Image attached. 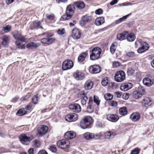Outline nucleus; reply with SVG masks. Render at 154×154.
<instances>
[{"label":"nucleus","instance_id":"54","mask_svg":"<svg viewBox=\"0 0 154 154\" xmlns=\"http://www.w3.org/2000/svg\"><path fill=\"white\" fill-rule=\"evenodd\" d=\"M33 143L34 146L36 147H39L40 146V143L38 140H35Z\"/></svg>","mask_w":154,"mask_h":154},{"label":"nucleus","instance_id":"62","mask_svg":"<svg viewBox=\"0 0 154 154\" xmlns=\"http://www.w3.org/2000/svg\"><path fill=\"white\" fill-rule=\"evenodd\" d=\"M96 126L98 128H101L103 127V125L101 122L97 121L96 123Z\"/></svg>","mask_w":154,"mask_h":154},{"label":"nucleus","instance_id":"1","mask_svg":"<svg viewBox=\"0 0 154 154\" xmlns=\"http://www.w3.org/2000/svg\"><path fill=\"white\" fill-rule=\"evenodd\" d=\"M75 6L73 5H69L67 7L66 14L63 15L61 18L60 20L63 21L67 20L71 18L75 11Z\"/></svg>","mask_w":154,"mask_h":154},{"label":"nucleus","instance_id":"26","mask_svg":"<svg viewBox=\"0 0 154 154\" xmlns=\"http://www.w3.org/2000/svg\"><path fill=\"white\" fill-rule=\"evenodd\" d=\"M94 134L90 132H87L84 134V138L87 140H91L94 139Z\"/></svg>","mask_w":154,"mask_h":154},{"label":"nucleus","instance_id":"23","mask_svg":"<svg viewBox=\"0 0 154 154\" xmlns=\"http://www.w3.org/2000/svg\"><path fill=\"white\" fill-rule=\"evenodd\" d=\"M41 44L40 43L30 42L27 44L26 47L29 49H33L38 47Z\"/></svg>","mask_w":154,"mask_h":154},{"label":"nucleus","instance_id":"22","mask_svg":"<svg viewBox=\"0 0 154 154\" xmlns=\"http://www.w3.org/2000/svg\"><path fill=\"white\" fill-rule=\"evenodd\" d=\"M104 22V18L103 17H101L96 19L95 21V24L97 26H99L103 24Z\"/></svg>","mask_w":154,"mask_h":154},{"label":"nucleus","instance_id":"14","mask_svg":"<svg viewBox=\"0 0 154 154\" xmlns=\"http://www.w3.org/2000/svg\"><path fill=\"white\" fill-rule=\"evenodd\" d=\"M76 135V133L73 131H68L64 134V136L67 139H72L75 138Z\"/></svg>","mask_w":154,"mask_h":154},{"label":"nucleus","instance_id":"51","mask_svg":"<svg viewBox=\"0 0 154 154\" xmlns=\"http://www.w3.org/2000/svg\"><path fill=\"white\" fill-rule=\"evenodd\" d=\"M109 105L113 107H116L117 106V103L116 101L113 100L109 102Z\"/></svg>","mask_w":154,"mask_h":154},{"label":"nucleus","instance_id":"43","mask_svg":"<svg viewBox=\"0 0 154 154\" xmlns=\"http://www.w3.org/2000/svg\"><path fill=\"white\" fill-rule=\"evenodd\" d=\"M138 92L140 94H141V96L143 94H145V91L143 88L141 87H139L138 88V90L136 91Z\"/></svg>","mask_w":154,"mask_h":154},{"label":"nucleus","instance_id":"48","mask_svg":"<svg viewBox=\"0 0 154 154\" xmlns=\"http://www.w3.org/2000/svg\"><path fill=\"white\" fill-rule=\"evenodd\" d=\"M140 149L138 148H135L134 150L131 151V154H139L140 153Z\"/></svg>","mask_w":154,"mask_h":154},{"label":"nucleus","instance_id":"9","mask_svg":"<svg viewBox=\"0 0 154 154\" xmlns=\"http://www.w3.org/2000/svg\"><path fill=\"white\" fill-rule=\"evenodd\" d=\"M48 130V127L45 125H42L38 128L37 135L39 136H42L47 133Z\"/></svg>","mask_w":154,"mask_h":154},{"label":"nucleus","instance_id":"28","mask_svg":"<svg viewBox=\"0 0 154 154\" xmlns=\"http://www.w3.org/2000/svg\"><path fill=\"white\" fill-rule=\"evenodd\" d=\"M127 35V32H125L118 35L117 38L118 40L122 41L126 38Z\"/></svg>","mask_w":154,"mask_h":154},{"label":"nucleus","instance_id":"64","mask_svg":"<svg viewBox=\"0 0 154 154\" xmlns=\"http://www.w3.org/2000/svg\"><path fill=\"white\" fill-rule=\"evenodd\" d=\"M114 94L118 98L120 97L122 94V93L121 92H116Z\"/></svg>","mask_w":154,"mask_h":154},{"label":"nucleus","instance_id":"24","mask_svg":"<svg viewBox=\"0 0 154 154\" xmlns=\"http://www.w3.org/2000/svg\"><path fill=\"white\" fill-rule=\"evenodd\" d=\"M143 82L144 85L147 86H151L153 84V82L149 78H145L143 80Z\"/></svg>","mask_w":154,"mask_h":154},{"label":"nucleus","instance_id":"25","mask_svg":"<svg viewBox=\"0 0 154 154\" xmlns=\"http://www.w3.org/2000/svg\"><path fill=\"white\" fill-rule=\"evenodd\" d=\"M93 85V82L91 80H88L86 82L84 87L85 89L88 90L91 89L92 88Z\"/></svg>","mask_w":154,"mask_h":154},{"label":"nucleus","instance_id":"47","mask_svg":"<svg viewBox=\"0 0 154 154\" xmlns=\"http://www.w3.org/2000/svg\"><path fill=\"white\" fill-rule=\"evenodd\" d=\"M108 86L110 88H116L117 87V84L116 83L113 82H111L109 83Z\"/></svg>","mask_w":154,"mask_h":154},{"label":"nucleus","instance_id":"42","mask_svg":"<svg viewBox=\"0 0 154 154\" xmlns=\"http://www.w3.org/2000/svg\"><path fill=\"white\" fill-rule=\"evenodd\" d=\"M126 55L127 56L131 58H135L136 57V54L133 51H130L127 52Z\"/></svg>","mask_w":154,"mask_h":154},{"label":"nucleus","instance_id":"20","mask_svg":"<svg viewBox=\"0 0 154 154\" xmlns=\"http://www.w3.org/2000/svg\"><path fill=\"white\" fill-rule=\"evenodd\" d=\"M10 37L9 36L5 35L3 37L2 45L4 47H6L8 46L9 42Z\"/></svg>","mask_w":154,"mask_h":154},{"label":"nucleus","instance_id":"40","mask_svg":"<svg viewBox=\"0 0 154 154\" xmlns=\"http://www.w3.org/2000/svg\"><path fill=\"white\" fill-rule=\"evenodd\" d=\"M104 97L106 100H109L112 99L113 96L111 94L107 93L104 94Z\"/></svg>","mask_w":154,"mask_h":154},{"label":"nucleus","instance_id":"39","mask_svg":"<svg viewBox=\"0 0 154 154\" xmlns=\"http://www.w3.org/2000/svg\"><path fill=\"white\" fill-rule=\"evenodd\" d=\"M11 28V26L6 25L2 28V30L5 33H8L10 31Z\"/></svg>","mask_w":154,"mask_h":154},{"label":"nucleus","instance_id":"2","mask_svg":"<svg viewBox=\"0 0 154 154\" xmlns=\"http://www.w3.org/2000/svg\"><path fill=\"white\" fill-rule=\"evenodd\" d=\"M102 50L99 47H96L93 48L91 51V53L90 54V58L91 60H97L100 57Z\"/></svg>","mask_w":154,"mask_h":154},{"label":"nucleus","instance_id":"21","mask_svg":"<svg viewBox=\"0 0 154 154\" xmlns=\"http://www.w3.org/2000/svg\"><path fill=\"white\" fill-rule=\"evenodd\" d=\"M116 132H112L111 131H107L104 134L105 138L108 139H110L112 137L116 136Z\"/></svg>","mask_w":154,"mask_h":154},{"label":"nucleus","instance_id":"29","mask_svg":"<svg viewBox=\"0 0 154 154\" xmlns=\"http://www.w3.org/2000/svg\"><path fill=\"white\" fill-rule=\"evenodd\" d=\"M87 54V53L86 52L83 53L81 54L78 57V61L80 63L83 62L85 60Z\"/></svg>","mask_w":154,"mask_h":154},{"label":"nucleus","instance_id":"58","mask_svg":"<svg viewBox=\"0 0 154 154\" xmlns=\"http://www.w3.org/2000/svg\"><path fill=\"white\" fill-rule=\"evenodd\" d=\"M122 97L123 99L127 100L129 97V94L128 93H125L123 94Z\"/></svg>","mask_w":154,"mask_h":154},{"label":"nucleus","instance_id":"44","mask_svg":"<svg viewBox=\"0 0 154 154\" xmlns=\"http://www.w3.org/2000/svg\"><path fill=\"white\" fill-rule=\"evenodd\" d=\"M134 70L131 67L128 68L127 70V74L129 75H132L134 73Z\"/></svg>","mask_w":154,"mask_h":154},{"label":"nucleus","instance_id":"41","mask_svg":"<svg viewBox=\"0 0 154 154\" xmlns=\"http://www.w3.org/2000/svg\"><path fill=\"white\" fill-rule=\"evenodd\" d=\"M33 25L34 27L33 28H32V29L35 28H42V27L40 25V21H35L33 22Z\"/></svg>","mask_w":154,"mask_h":154},{"label":"nucleus","instance_id":"63","mask_svg":"<svg viewBox=\"0 0 154 154\" xmlns=\"http://www.w3.org/2000/svg\"><path fill=\"white\" fill-rule=\"evenodd\" d=\"M120 63L119 62H115L113 63V66L114 67L117 68L119 66Z\"/></svg>","mask_w":154,"mask_h":154},{"label":"nucleus","instance_id":"35","mask_svg":"<svg viewBox=\"0 0 154 154\" xmlns=\"http://www.w3.org/2000/svg\"><path fill=\"white\" fill-rule=\"evenodd\" d=\"M117 44L116 42L113 43L110 47V50L111 54H113L116 49Z\"/></svg>","mask_w":154,"mask_h":154},{"label":"nucleus","instance_id":"5","mask_svg":"<svg viewBox=\"0 0 154 154\" xmlns=\"http://www.w3.org/2000/svg\"><path fill=\"white\" fill-rule=\"evenodd\" d=\"M33 138V136L32 135L27 136L25 134H22L20 136V141L23 144L27 145Z\"/></svg>","mask_w":154,"mask_h":154},{"label":"nucleus","instance_id":"8","mask_svg":"<svg viewBox=\"0 0 154 154\" xmlns=\"http://www.w3.org/2000/svg\"><path fill=\"white\" fill-rule=\"evenodd\" d=\"M78 119V115L74 113H72L66 115L65 116L66 120L69 122H73L76 121Z\"/></svg>","mask_w":154,"mask_h":154},{"label":"nucleus","instance_id":"38","mask_svg":"<svg viewBox=\"0 0 154 154\" xmlns=\"http://www.w3.org/2000/svg\"><path fill=\"white\" fill-rule=\"evenodd\" d=\"M46 17L48 20L50 21L54 20L55 18V15L52 14H46Z\"/></svg>","mask_w":154,"mask_h":154},{"label":"nucleus","instance_id":"33","mask_svg":"<svg viewBox=\"0 0 154 154\" xmlns=\"http://www.w3.org/2000/svg\"><path fill=\"white\" fill-rule=\"evenodd\" d=\"M103 132H101L94 134V139L95 140H99L101 139L103 137Z\"/></svg>","mask_w":154,"mask_h":154},{"label":"nucleus","instance_id":"52","mask_svg":"<svg viewBox=\"0 0 154 154\" xmlns=\"http://www.w3.org/2000/svg\"><path fill=\"white\" fill-rule=\"evenodd\" d=\"M41 42L43 44L48 45V38H43L41 40Z\"/></svg>","mask_w":154,"mask_h":154},{"label":"nucleus","instance_id":"11","mask_svg":"<svg viewBox=\"0 0 154 154\" xmlns=\"http://www.w3.org/2000/svg\"><path fill=\"white\" fill-rule=\"evenodd\" d=\"M74 77L75 79L78 80H82L84 79L85 75L82 72L77 70L74 73Z\"/></svg>","mask_w":154,"mask_h":154},{"label":"nucleus","instance_id":"19","mask_svg":"<svg viewBox=\"0 0 154 154\" xmlns=\"http://www.w3.org/2000/svg\"><path fill=\"white\" fill-rule=\"evenodd\" d=\"M141 104L143 106L147 107L152 104V102L149 98L146 97L143 99L142 101Z\"/></svg>","mask_w":154,"mask_h":154},{"label":"nucleus","instance_id":"45","mask_svg":"<svg viewBox=\"0 0 154 154\" xmlns=\"http://www.w3.org/2000/svg\"><path fill=\"white\" fill-rule=\"evenodd\" d=\"M142 40L140 38H137L135 43V47L137 48L139 45H142Z\"/></svg>","mask_w":154,"mask_h":154},{"label":"nucleus","instance_id":"50","mask_svg":"<svg viewBox=\"0 0 154 154\" xmlns=\"http://www.w3.org/2000/svg\"><path fill=\"white\" fill-rule=\"evenodd\" d=\"M94 102L97 105L100 104V100H99V97L96 96H94Z\"/></svg>","mask_w":154,"mask_h":154},{"label":"nucleus","instance_id":"59","mask_svg":"<svg viewBox=\"0 0 154 154\" xmlns=\"http://www.w3.org/2000/svg\"><path fill=\"white\" fill-rule=\"evenodd\" d=\"M50 150L53 152H55L57 151V148L55 146L52 145L50 147Z\"/></svg>","mask_w":154,"mask_h":154},{"label":"nucleus","instance_id":"60","mask_svg":"<svg viewBox=\"0 0 154 154\" xmlns=\"http://www.w3.org/2000/svg\"><path fill=\"white\" fill-rule=\"evenodd\" d=\"M55 41L56 39L54 38H48V45L53 43Z\"/></svg>","mask_w":154,"mask_h":154},{"label":"nucleus","instance_id":"32","mask_svg":"<svg viewBox=\"0 0 154 154\" xmlns=\"http://www.w3.org/2000/svg\"><path fill=\"white\" fill-rule=\"evenodd\" d=\"M13 36L15 39L17 41L15 42V44L17 46V47L19 48V34L18 32H14L13 35Z\"/></svg>","mask_w":154,"mask_h":154},{"label":"nucleus","instance_id":"27","mask_svg":"<svg viewBox=\"0 0 154 154\" xmlns=\"http://www.w3.org/2000/svg\"><path fill=\"white\" fill-rule=\"evenodd\" d=\"M136 37L135 35L133 33H128L127 32V35L126 38L129 42H133L135 39Z\"/></svg>","mask_w":154,"mask_h":154},{"label":"nucleus","instance_id":"17","mask_svg":"<svg viewBox=\"0 0 154 154\" xmlns=\"http://www.w3.org/2000/svg\"><path fill=\"white\" fill-rule=\"evenodd\" d=\"M140 117L139 113L134 112L132 113L130 116L131 120L134 122H136L139 120Z\"/></svg>","mask_w":154,"mask_h":154},{"label":"nucleus","instance_id":"4","mask_svg":"<svg viewBox=\"0 0 154 154\" xmlns=\"http://www.w3.org/2000/svg\"><path fill=\"white\" fill-rule=\"evenodd\" d=\"M125 74L124 71L120 70L117 71L115 74V80L117 82H121L125 78Z\"/></svg>","mask_w":154,"mask_h":154},{"label":"nucleus","instance_id":"61","mask_svg":"<svg viewBox=\"0 0 154 154\" xmlns=\"http://www.w3.org/2000/svg\"><path fill=\"white\" fill-rule=\"evenodd\" d=\"M95 13L97 14L100 15L102 14L103 10L101 8L98 9L95 11Z\"/></svg>","mask_w":154,"mask_h":154},{"label":"nucleus","instance_id":"49","mask_svg":"<svg viewBox=\"0 0 154 154\" xmlns=\"http://www.w3.org/2000/svg\"><path fill=\"white\" fill-rule=\"evenodd\" d=\"M88 100V98L86 96L83 97V98L81 100V103L82 105H84L86 104Z\"/></svg>","mask_w":154,"mask_h":154},{"label":"nucleus","instance_id":"16","mask_svg":"<svg viewBox=\"0 0 154 154\" xmlns=\"http://www.w3.org/2000/svg\"><path fill=\"white\" fill-rule=\"evenodd\" d=\"M72 36L75 39H78L81 37V33L78 29H75L72 31Z\"/></svg>","mask_w":154,"mask_h":154},{"label":"nucleus","instance_id":"3","mask_svg":"<svg viewBox=\"0 0 154 154\" xmlns=\"http://www.w3.org/2000/svg\"><path fill=\"white\" fill-rule=\"evenodd\" d=\"M92 122V117L89 116H87L81 120L80 123V127L83 129H86L91 124Z\"/></svg>","mask_w":154,"mask_h":154},{"label":"nucleus","instance_id":"10","mask_svg":"<svg viewBox=\"0 0 154 154\" xmlns=\"http://www.w3.org/2000/svg\"><path fill=\"white\" fill-rule=\"evenodd\" d=\"M89 70L91 73L96 74L100 72L101 68L98 65H91L89 67Z\"/></svg>","mask_w":154,"mask_h":154},{"label":"nucleus","instance_id":"12","mask_svg":"<svg viewBox=\"0 0 154 154\" xmlns=\"http://www.w3.org/2000/svg\"><path fill=\"white\" fill-rule=\"evenodd\" d=\"M149 44L145 42H143L142 41V44L141 45V47H139L137 50V51L139 53H142L149 48Z\"/></svg>","mask_w":154,"mask_h":154},{"label":"nucleus","instance_id":"55","mask_svg":"<svg viewBox=\"0 0 154 154\" xmlns=\"http://www.w3.org/2000/svg\"><path fill=\"white\" fill-rule=\"evenodd\" d=\"M57 32L59 35H62L64 34L65 30L64 28L60 29L57 30Z\"/></svg>","mask_w":154,"mask_h":154},{"label":"nucleus","instance_id":"36","mask_svg":"<svg viewBox=\"0 0 154 154\" xmlns=\"http://www.w3.org/2000/svg\"><path fill=\"white\" fill-rule=\"evenodd\" d=\"M130 14H128L126 16H124L120 18L118 20H116L115 21V23L116 24H118L120 23H121L122 21H124L125 19H126L127 17H128V16L130 15Z\"/></svg>","mask_w":154,"mask_h":154},{"label":"nucleus","instance_id":"37","mask_svg":"<svg viewBox=\"0 0 154 154\" xmlns=\"http://www.w3.org/2000/svg\"><path fill=\"white\" fill-rule=\"evenodd\" d=\"M133 97L134 98L136 99H139L142 97L141 94L136 91L133 92Z\"/></svg>","mask_w":154,"mask_h":154},{"label":"nucleus","instance_id":"31","mask_svg":"<svg viewBox=\"0 0 154 154\" xmlns=\"http://www.w3.org/2000/svg\"><path fill=\"white\" fill-rule=\"evenodd\" d=\"M119 114L122 116H125L127 113V110L126 107H123L119 108Z\"/></svg>","mask_w":154,"mask_h":154},{"label":"nucleus","instance_id":"34","mask_svg":"<svg viewBox=\"0 0 154 154\" xmlns=\"http://www.w3.org/2000/svg\"><path fill=\"white\" fill-rule=\"evenodd\" d=\"M91 20V17L88 15H85L82 18V20L85 23H86L90 21Z\"/></svg>","mask_w":154,"mask_h":154},{"label":"nucleus","instance_id":"30","mask_svg":"<svg viewBox=\"0 0 154 154\" xmlns=\"http://www.w3.org/2000/svg\"><path fill=\"white\" fill-rule=\"evenodd\" d=\"M74 5L78 8L81 9L85 7L84 3L82 1H78L74 4Z\"/></svg>","mask_w":154,"mask_h":154},{"label":"nucleus","instance_id":"7","mask_svg":"<svg viewBox=\"0 0 154 154\" xmlns=\"http://www.w3.org/2000/svg\"><path fill=\"white\" fill-rule=\"evenodd\" d=\"M73 66V62L70 60H67L64 61L62 65V69L64 70L71 69Z\"/></svg>","mask_w":154,"mask_h":154},{"label":"nucleus","instance_id":"46","mask_svg":"<svg viewBox=\"0 0 154 154\" xmlns=\"http://www.w3.org/2000/svg\"><path fill=\"white\" fill-rule=\"evenodd\" d=\"M109 81L107 77L104 78L102 80L101 84L103 86H106L109 83Z\"/></svg>","mask_w":154,"mask_h":154},{"label":"nucleus","instance_id":"18","mask_svg":"<svg viewBox=\"0 0 154 154\" xmlns=\"http://www.w3.org/2000/svg\"><path fill=\"white\" fill-rule=\"evenodd\" d=\"M106 118L109 121L112 122H116L119 119L118 116L116 115L109 114L107 115Z\"/></svg>","mask_w":154,"mask_h":154},{"label":"nucleus","instance_id":"15","mask_svg":"<svg viewBox=\"0 0 154 154\" xmlns=\"http://www.w3.org/2000/svg\"><path fill=\"white\" fill-rule=\"evenodd\" d=\"M69 108L75 112H79L81 110V107L80 105L77 103L70 105Z\"/></svg>","mask_w":154,"mask_h":154},{"label":"nucleus","instance_id":"57","mask_svg":"<svg viewBox=\"0 0 154 154\" xmlns=\"http://www.w3.org/2000/svg\"><path fill=\"white\" fill-rule=\"evenodd\" d=\"M93 108L92 107L91 104L87 107V111L89 113H91L93 111Z\"/></svg>","mask_w":154,"mask_h":154},{"label":"nucleus","instance_id":"6","mask_svg":"<svg viewBox=\"0 0 154 154\" xmlns=\"http://www.w3.org/2000/svg\"><path fill=\"white\" fill-rule=\"evenodd\" d=\"M57 144L59 148L64 149L69 146L70 143L68 140L63 139L58 141Z\"/></svg>","mask_w":154,"mask_h":154},{"label":"nucleus","instance_id":"13","mask_svg":"<svg viewBox=\"0 0 154 154\" xmlns=\"http://www.w3.org/2000/svg\"><path fill=\"white\" fill-rule=\"evenodd\" d=\"M133 86L132 83L129 82L122 84L120 86V89L123 91H126L131 88Z\"/></svg>","mask_w":154,"mask_h":154},{"label":"nucleus","instance_id":"56","mask_svg":"<svg viewBox=\"0 0 154 154\" xmlns=\"http://www.w3.org/2000/svg\"><path fill=\"white\" fill-rule=\"evenodd\" d=\"M27 113V111L24 109H20V116H22Z\"/></svg>","mask_w":154,"mask_h":154},{"label":"nucleus","instance_id":"53","mask_svg":"<svg viewBox=\"0 0 154 154\" xmlns=\"http://www.w3.org/2000/svg\"><path fill=\"white\" fill-rule=\"evenodd\" d=\"M32 101L35 104H36L37 103L38 101V97L37 95H35L33 96L32 98Z\"/></svg>","mask_w":154,"mask_h":154}]
</instances>
